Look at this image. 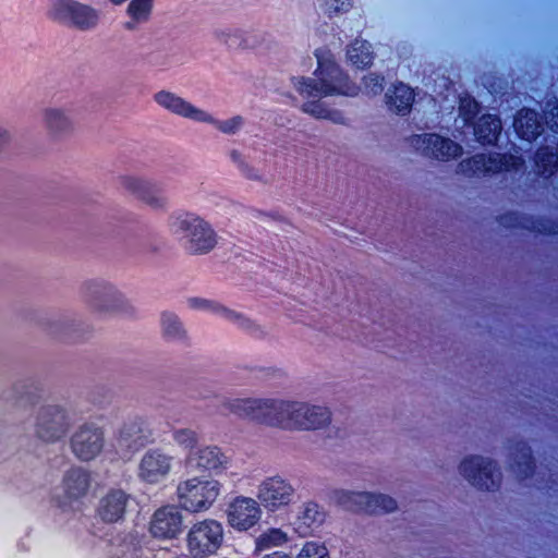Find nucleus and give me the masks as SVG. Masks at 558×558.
<instances>
[{
    "label": "nucleus",
    "instance_id": "nucleus-42",
    "mask_svg": "<svg viewBox=\"0 0 558 558\" xmlns=\"http://www.w3.org/2000/svg\"><path fill=\"white\" fill-rule=\"evenodd\" d=\"M231 161L238 167L241 173L250 180H259L260 175L258 171L248 165L245 157L236 149L230 151Z\"/></svg>",
    "mask_w": 558,
    "mask_h": 558
},
{
    "label": "nucleus",
    "instance_id": "nucleus-49",
    "mask_svg": "<svg viewBox=\"0 0 558 558\" xmlns=\"http://www.w3.org/2000/svg\"><path fill=\"white\" fill-rule=\"evenodd\" d=\"M325 119L326 120H330L332 121L333 123H337V124H344L345 123V118L343 116V113L339 110H332V109H329L326 111V116H325Z\"/></svg>",
    "mask_w": 558,
    "mask_h": 558
},
{
    "label": "nucleus",
    "instance_id": "nucleus-12",
    "mask_svg": "<svg viewBox=\"0 0 558 558\" xmlns=\"http://www.w3.org/2000/svg\"><path fill=\"white\" fill-rule=\"evenodd\" d=\"M459 470L461 475L478 489L494 492L500 486L501 473L492 459L471 456L461 462Z\"/></svg>",
    "mask_w": 558,
    "mask_h": 558
},
{
    "label": "nucleus",
    "instance_id": "nucleus-9",
    "mask_svg": "<svg viewBox=\"0 0 558 558\" xmlns=\"http://www.w3.org/2000/svg\"><path fill=\"white\" fill-rule=\"evenodd\" d=\"M332 500L343 509L353 512L378 514L397 509V501L384 494L337 489L332 493Z\"/></svg>",
    "mask_w": 558,
    "mask_h": 558
},
{
    "label": "nucleus",
    "instance_id": "nucleus-13",
    "mask_svg": "<svg viewBox=\"0 0 558 558\" xmlns=\"http://www.w3.org/2000/svg\"><path fill=\"white\" fill-rule=\"evenodd\" d=\"M105 447V430L94 422L81 424L70 438L72 453L83 462L97 458Z\"/></svg>",
    "mask_w": 558,
    "mask_h": 558
},
{
    "label": "nucleus",
    "instance_id": "nucleus-32",
    "mask_svg": "<svg viewBox=\"0 0 558 558\" xmlns=\"http://www.w3.org/2000/svg\"><path fill=\"white\" fill-rule=\"evenodd\" d=\"M43 328L49 336L62 341L75 340L77 338L75 336V322L65 316L47 318L43 322Z\"/></svg>",
    "mask_w": 558,
    "mask_h": 558
},
{
    "label": "nucleus",
    "instance_id": "nucleus-23",
    "mask_svg": "<svg viewBox=\"0 0 558 558\" xmlns=\"http://www.w3.org/2000/svg\"><path fill=\"white\" fill-rule=\"evenodd\" d=\"M63 500L59 501L61 508H71L72 502L78 501L85 497L90 486V474L81 466H73L64 473L63 480Z\"/></svg>",
    "mask_w": 558,
    "mask_h": 558
},
{
    "label": "nucleus",
    "instance_id": "nucleus-36",
    "mask_svg": "<svg viewBox=\"0 0 558 558\" xmlns=\"http://www.w3.org/2000/svg\"><path fill=\"white\" fill-rule=\"evenodd\" d=\"M160 322L162 335L167 340L184 342L187 339V332L177 314L163 312Z\"/></svg>",
    "mask_w": 558,
    "mask_h": 558
},
{
    "label": "nucleus",
    "instance_id": "nucleus-4",
    "mask_svg": "<svg viewBox=\"0 0 558 558\" xmlns=\"http://www.w3.org/2000/svg\"><path fill=\"white\" fill-rule=\"evenodd\" d=\"M82 302L94 313L118 314L129 310L125 296L105 279L85 280L80 287Z\"/></svg>",
    "mask_w": 558,
    "mask_h": 558
},
{
    "label": "nucleus",
    "instance_id": "nucleus-19",
    "mask_svg": "<svg viewBox=\"0 0 558 558\" xmlns=\"http://www.w3.org/2000/svg\"><path fill=\"white\" fill-rule=\"evenodd\" d=\"M120 185L154 209H165L168 205L161 186L153 181L135 175H123L120 178Z\"/></svg>",
    "mask_w": 558,
    "mask_h": 558
},
{
    "label": "nucleus",
    "instance_id": "nucleus-44",
    "mask_svg": "<svg viewBox=\"0 0 558 558\" xmlns=\"http://www.w3.org/2000/svg\"><path fill=\"white\" fill-rule=\"evenodd\" d=\"M215 37L229 48H236L241 46L242 33L238 29H217Z\"/></svg>",
    "mask_w": 558,
    "mask_h": 558
},
{
    "label": "nucleus",
    "instance_id": "nucleus-6",
    "mask_svg": "<svg viewBox=\"0 0 558 558\" xmlns=\"http://www.w3.org/2000/svg\"><path fill=\"white\" fill-rule=\"evenodd\" d=\"M222 484L214 478L192 477L177 487L180 506L189 512L207 511L221 494Z\"/></svg>",
    "mask_w": 558,
    "mask_h": 558
},
{
    "label": "nucleus",
    "instance_id": "nucleus-20",
    "mask_svg": "<svg viewBox=\"0 0 558 558\" xmlns=\"http://www.w3.org/2000/svg\"><path fill=\"white\" fill-rule=\"evenodd\" d=\"M294 488L280 476L268 477L258 487L257 497L260 504L270 511L287 506L292 500Z\"/></svg>",
    "mask_w": 558,
    "mask_h": 558
},
{
    "label": "nucleus",
    "instance_id": "nucleus-22",
    "mask_svg": "<svg viewBox=\"0 0 558 558\" xmlns=\"http://www.w3.org/2000/svg\"><path fill=\"white\" fill-rule=\"evenodd\" d=\"M497 220L506 229H524L541 234H558V221L547 218H534L515 211H508L500 215Z\"/></svg>",
    "mask_w": 558,
    "mask_h": 558
},
{
    "label": "nucleus",
    "instance_id": "nucleus-27",
    "mask_svg": "<svg viewBox=\"0 0 558 558\" xmlns=\"http://www.w3.org/2000/svg\"><path fill=\"white\" fill-rule=\"evenodd\" d=\"M129 500L130 495L124 490H109L99 501V517L106 522H118L123 518Z\"/></svg>",
    "mask_w": 558,
    "mask_h": 558
},
{
    "label": "nucleus",
    "instance_id": "nucleus-39",
    "mask_svg": "<svg viewBox=\"0 0 558 558\" xmlns=\"http://www.w3.org/2000/svg\"><path fill=\"white\" fill-rule=\"evenodd\" d=\"M141 551L142 547L137 539L128 535L118 543H112L109 553L111 558H140Z\"/></svg>",
    "mask_w": 558,
    "mask_h": 558
},
{
    "label": "nucleus",
    "instance_id": "nucleus-33",
    "mask_svg": "<svg viewBox=\"0 0 558 558\" xmlns=\"http://www.w3.org/2000/svg\"><path fill=\"white\" fill-rule=\"evenodd\" d=\"M535 172L550 178L558 170V147L541 146L534 156Z\"/></svg>",
    "mask_w": 558,
    "mask_h": 558
},
{
    "label": "nucleus",
    "instance_id": "nucleus-45",
    "mask_svg": "<svg viewBox=\"0 0 558 558\" xmlns=\"http://www.w3.org/2000/svg\"><path fill=\"white\" fill-rule=\"evenodd\" d=\"M385 77L376 73H369L363 78L364 92L367 95H379L384 90Z\"/></svg>",
    "mask_w": 558,
    "mask_h": 558
},
{
    "label": "nucleus",
    "instance_id": "nucleus-41",
    "mask_svg": "<svg viewBox=\"0 0 558 558\" xmlns=\"http://www.w3.org/2000/svg\"><path fill=\"white\" fill-rule=\"evenodd\" d=\"M173 441L183 449H189L190 452L197 448L199 435L192 428H174L172 430Z\"/></svg>",
    "mask_w": 558,
    "mask_h": 558
},
{
    "label": "nucleus",
    "instance_id": "nucleus-54",
    "mask_svg": "<svg viewBox=\"0 0 558 558\" xmlns=\"http://www.w3.org/2000/svg\"><path fill=\"white\" fill-rule=\"evenodd\" d=\"M538 488H547V489H551L553 486L551 485H545V486H538Z\"/></svg>",
    "mask_w": 558,
    "mask_h": 558
},
{
    "label": "nucleus",
    "instance_id": "nucleus-48",
    "mask_svg": "<svg viewBox=\"0 0 558 558\" xmlns=\"http://www.w3.org/2000/svg\"><path fill=\"white\" fill-rule=\"evenodd\" d=\"M545 119L548 128L553 132L558 133V100L555 102H547Z\"/></svg>",
    "mask_w": 558,
    "mask_h": 558
},
{
    "label": "nucleus",
    "instance_id": "nucleus-10",
    "mask_svg": "<svg viewBox=\"0 0 558 558\" xmlns=\"http://www.w3.org/2000/svg\"><path fill=\"white\" fill-rule=\"evenodd\" d=\"M331 413L328 408L299 401H286L284 429H318L328 425Z\"/></svg>",
    "mask_w": 558,
    "mask_h": 558
},
{
    "label": "nucleus",
    "instance_id": "nucleus-11",
    "mask_svg": "<svg viewBox=\"0 0 558 558\" xmlns=\"http://www.w3.org/2000/svg\"><path fill=\"white\" fill-rule=\"evenodd\" d=\"M223 542L222 524L213 519L195 523L187 533V549L193 558L214 555Z\"/></svg>",
    "mask_w": 558,
    "mask_h": 558
},
{
    "label": "nucleus",
    "instance_id": "nucleus-52",
    "mask_svg": "<svg viewBox=\"0 0 558 558\" xmlns=\"http://www.w3.org/2000/svg\"><path fill=\"white\" fill-rule=\"evenodd\" d=\"M263 558H291L289 555H286L280 551H274L271 554L265 555Z\"/></svg>",
    "mask_w": 558,
    "mask_h": 558
},
{
    "label": "nucleus",
    "instance_id": "nucleus-53",
    "mask_svg": "<svg viewBox=\"0 0 558 558\" xmlns=\"http://www.w3.org/2000/svg\"><path fill=\"white\" fill-rule=\"evenodd\" d=\"M112 4L114 5H121L122 3H124L126 0H109Z\"/></svg>",
    "mask_w": 558,
    "mask_h": 558
},
{
    "label": "nucleus",
    "instance_id": "nucleus-51",
    "mask_svg": "<svg viewBox=\"0 0 558 558\" xmlns=\"http://www.w3.org/2000/svg\"><path fill=\"white\" fill-rule=\"evenodd\" d=\"M9 140L8 132L0 126V147H2Z\"/></svg>",
    "mask_w": 558,
    "mask_h": 558
},
{
    "label": "nucleus",
    "instance_id": "nucleus-25",
    "mask_svg": "<svg viewBox=\"0 0 558 558\" xmlns=\"http://www.w3.org/2000/svg\"><path fill=\"white\" fill-rule=\"evenodd\" d=\"M43 124L53 138H63L74 130V121L69 110L59 107H47L43 110Z\"/></svg>",
    "mask_w": 558,
    "mask_h": 558
},
{
    "label": "nucleus",
    "instance_id": "nucleus-8",
    "mask_svg": "<svg viewBox=\"0 0 558 558\" xmlns=\"http://www.w3.org/2000/svg\"><path fill=\"white\" fill-rule=\"evenodd\" d=\"M523 166V158L512 154H476L460 161L457 172L468 178H481L500 172L519 171Z\"/></svg>",
    "mask_w": 558,
    "mask_h": 558
},
{
    "label": "nucleus",
    "instance_id": "nucleus-40",
    "mask_svg": "<svg viewBox=\"0 0 558 558\" xmlns=\"http://www.w3.org/2000/svg\"><path fill=\"white\" fill-rule=\"evenodd\" d=\"M287 542V534L280 529H269L256 538V550L263 551Z\"/></svg>",
    "mask_w": 558,
    "mask_h": 558
},
{
    "label": "nucleus",
    "instance_id": "nucleus-1",
    "mask_svg": "<svg viewBox=\"0 0 558 558\" xmlns=\"http://www.w3.org/2000/svg\"><path fill=\"white\" fill-rule=\"evenodd\" d=\"M315 56L318 62L315 71L316 78L299 77L295 80L294 86L302 96L318 98L304 102L302 105L303 112L316 119H325L328 108L320 101V98L332 95L354 97L359 94L360 87L351 82L332 60L322 59L318 52Z\"/></svg>",
    "mask_w": 558,
    "mask_h": 558
},
{
    "label": "nucleus",
    "instance_id": "nucleus-7",
    "mask_svg": "<svg viewBox=\"0 0 558 558\" xmlns=\"http://www.w3.org/2000/svg\"><path fill=\"white\" fill-rule=\"evenodd\" d=\"M73 425L68 409L61 404H45L39 407L34 415V435L46 444L62 440Z\"/></svg>",
    "mask_w": 558,
    "mask_h": 558
},
{
    "label": "nucleus",
    "instance_id": "nucleus-35",
    "mask_svg": "<svg viewBox=\"0 0 558 558\" xmlns=\"http://www.w3.org/2000/svg\"><path fill=\"white\" fill-rule=\"evenodd\" d=\"M348 60L357 69H365L373 63L372 45L362 39H355L347 49Z\"/></svg>",
    "mask_w": 558,
    "mask_h": 558
},
{
    "label": "nucleus",
    "instance_id": "nucleus-28",
    "mask_svg": "<svg viewBox=\"0 0 558 558\" xmlns=\"http://www.w3.org/2000/svg\"><path fill=\"white\" fill-rule=\"evenodd\" d=\"M511 471L519 481H523L533 475L535 463L532 456V449L525 441H517L510 447Z\"/></svg>",
    "mask_w": 558,
    "mask_h": 558
},
{
    "label": "nucleus",
    "instance_id": "nucleus-29",
    "mask_svg": "<svg viewBox=\"0 0 558 558\" xmlns=\"http://www.w3.org/2000/svg\"><path fill=\"white\" fill-rule=\"evenodd\" d=\"M513 128L518 136L527 142L536 140L543 131L538 113L529 108H522L518 111L513 121Z\"/></svg>",
    "mask_w": 558,
    "mask_h": 558
},
{
    "label": "nucleus",
    "instance_id": "nucleus-2",
    "mask_svg": "<svg viewBox=\"0 0 558 558\" xmlns=\"http://www.w3.org/2000/svg\"><path fill=\"white\" fill-rule=\"evenodd\" d=\"M169 230L192 255L207 254L217 244V234L211 226L193 213L172 215L169 218Z\"/></svg>",
    "mask_w": 558,
    "mask_h": 558
},
{
    "label": "nucleus",
    "instance_id": "nucleus-15",
    "mask_svg": "<svg viewBox=\"0 0 558 558\" xmlns=\"http://www.w3.org/2000/svg\"><path fill=\"white\" fill-rule=\"evenodd\" d=\"M189 306L195 310L210 312L225 320L233 324L242 331L248 333L256 339H263L267 332L264 327L244 315L243 313L228 308L225 305L203 298H191L187 300Z\"/></svg>",
    "mask_w": 558,
    "mask_h": 558
},
{
    "label": "nucleus",
    "instance_id": "nucleus-46",
    "mask_svg": "<svg viewBox=\"0 0 558 558\" xmlns=\"http://www.w3.org/2000/svg\"><path fill=\"white\" fill-rule=\"evenodd\" d=\"M324 12L332 17L333 15L348 12L352 8V0H324Z\"/></svg>",
    "mask_w": 558,
    "mask_h": 558
},
{
    "label": "nucleus",
    "instance_id": "nucleus-50",
    "mask_svg": "<svg viewBox=\"0 0 558 558\" xmlns=\"http://www.w3.org/2000/svg\"><path fill=\"white\" fill-rule=\"evenodd\" d=\"M155 558H189V557L182 556V555H174L169 551H160L155 556Z\"/></svg>",
    "mask_w": 558,
    "mask_h": 558
},
{
    "label": "nucleus",
    "instance_id": "nucleus-21",
    "mask_svg": "<svg viewBox=\"0 0 558 558\" xmlns=\"http://www.w3.org/2000/svg\"><path fill=\"white\" fill-rule=\"evenodd\" d=\"M262 510L256 500L236 497L229 506L228 522L238 531H247L260 520Z\"/></svg>",
    "mask_w": 558,
    "mask_h": 558
},
{
    "label": "nucleus",
    "instance_id": "nucleus-31",
    "mask_svg": "<svg viewBox=\"0 0 558 558\" xmlns=\"http://www.w3.org/2000/svg\"><path fill=\"white\" fill-rule=\"evenodd\" d=\"M414 101V93L408 85L399 83L386 93V104L390 111L400 116L410 112Z\"/></svg>",
    "mask_w": 558,
    "mask_h": 558
},
{
    "label": "nucleus",
    "instance_id": "nucleus-14",
    "mask_svg": "<svg viewBox=\"0 0 558 558\" xmlns=\"http://www.w3.org/2000/svg\"><path fill=\"white\" fill-rule=\"evenodd\" d=\"M155 442V434L146 416L136 415L123 423L117 437V447L126 453H134Z\"/></svg>",
    "mask_w": 558,
    "mask_h": 558
},
{
    "label": "nucleus",
    "instance_id": "nucleus-17",
    "mask_svg": "<svg viewBox=\"0 0 558 558\" xmlns=\"http://www.w3.org/2000/svg\"><path fill=\"white\" fill-rule=\"evenodd\" d=\"M409 142L423 156L437 160L454 159L462 154L461 145L437 134L423 133L412 135Z\"/></svg>",
    "mask_w": 558,
    "mask_h": 558
},
{
    "label": "nucleus",
    "instance_id": "nucleus-43",
    "mask_svg": "<svg viewBox=\"0 0 558 558\" xmlns=\"http://www.w3.org/2000/svg\"><path fill=\"white\" fill-rule=\"evenodd\" d=\"M295 558H329L327 547L319 542H306Z\"/></svg>",
    "mask_w": 558,
    "mask_h": 558
},
{
    "label": "nucleus",
    "instance_id": "nucleus-26",
    "mask_svg": "<svg viewBox=\"0 0 558 558\" xmlns=\"http://www.w3.org/2000/svg\"><path fill=\"white\" fill-rule=\"evenodd\" d=\"M154 100L166 110L196 122L199 121L203 112V109L195 107L182 97L168 90H160L156 93L154 95Z\"/></svg>",
    "mask_w": 558,
    "mask_h": 558
},
{
    "label": "nucleus",
    "instance_id": "nucleus-18",
    "mask_svg": "<svg viewBox=\"0 0 558 558\" xmlns=\"http://www.w3.org/2000/svg\"><path fill=\"white\" fill-rule=\"evenodd\" d=\"M186 466L194 472L221 474L229 466V457L216 445L201 446L186 457Z\"/></svg>",
    "mask_w": 558,
    "mask_h": 558
},
{
    "label": "nucleus",
    "instance_id": "nucleus-30",
    "mask_svg": "<svg viewBox=\"0 0 558 558\" xmlns=\"http://www.w3.org/2000/svg\"><path fill=\"white\" fill-rule=\"evenodd\" d=\"M501 130V120L496 114H483L474 124L475 138L482 145H496Z\"/></svg>",
    "mask_w": 558,
    "mask_h": 558
},
{
    "label": "nucleus",
    "instance_id": "nucleus-37",
    "mask_svg": "<svg viewBox=\"0 0 558 558\" xmlns=\"http://www.w3.org/2000/svg\"><path fill=\"white\" fill-rule=\"evenodd\" d=\"M325 518L326 514L318 504L314 501L305 502L298 515L299 529H317L325 521Z\"/></svg>",
    "mask_w": 558,
    "mask_h": 558
},
{
    "label": "nucleus",
    "instance_id": "nucleus-34",
    "mask_svg": "<svg viewBox=\"0 0 558 558\" xmlns=\"http://www.w3.org/2000/svg\"><path fill=\"white\" fill-rule=\"evenodd\" d=\"M155 1L156 0H131L126 8V14L131 21L124 24V28L133 31L138 24L147 23L150 20Z\"/></svg>",
    "mask_w": 558,
    "mask_h": 558
},
{
    "label": "nucleus",
    "instance_id": "nucleus-5",
    "mask_svg": "<svg viewBox=\"0 0 558 558\" xmlns=\"http://www.w3.org/2000/svg\"><path fill=\"white\" fill-rule=\"evenodd\" d=\"M100 11L77 0H51L47 16L54 23L80 32H90L100 23Z\"/></svg>",
    "mask_w": 558,
    "mask_h": 558
},
{
    "label": "nucleus",
    "instance_id": "nucleus-16",
    "mask_svg": "<svg viewBox=\"0 0 558 558\" xmlns=\"http://www.w3.org/2000/svg\"><path fill=\"white\" fill-rule=\"evenodd\" d=\"M174 457L162 448H149L142 456L137 466V477L147 484H158L171 473Z\"/></svg>",
    "mask_w": 558,
    "mask_h": 558
},
{
    "label": "nucleus",
    "instance_id": "nucleus-3",
    "mask_svg": "<svg viewBox=\"0 0 558 558\" xmlns=\"http://www.w3.org/2000/svg\"><path fill=\"white\" fill-rule=\"evenodd\" d=\"M286 401L275 398H225L221 408L239 418L283 428Z\"/></svg>",
    "mask_w": 558,
    "mask_h": 558
},
{
    "label": "nucleus",
    "instance_id": "nucleus-38",
    "mask_svg": "<svg viewBox=\"0 0 558 558\" xmlns=\"http://www.w3.org/2000/svg\"><path fill=\"white\" fill-rule=\"evenodd\" d=\"M198 122L211 124L223 134L234 135L243 128L244 118L242 116H234L228 120H218L203 110Z\"/></svg>",
    "mask_w": 558,
    "mask_h": 558
},
{
    "label": "nucleus",
    "instance_id": "nucleus-47",
    "mask_svg": "<svg viewBox=\"0 0 558 558\" xmlns=\"http://www.w3.org/2000/svg\"><path fill=\"white\" fill-rule=\"evenodd\" d=\"M459 111L464 121L469 122L477 116L480 111V105L473 98H464L460 101Z\"/></svg>",
    "mask_w": 558,
    "mask_h": 558
},
{
    "label": "nucleus",
    "instance_id": "nucleus-24",
    "mask_svg": "<svg viewBox=\"0 0 558 558\" xmlns=\"http://www.w3.org/2000/svg\"><path fill=\"white\" fill-rule=\"evenodd\" d=\"M182 526V515L174 506H167L158 509L150 521V533L159 538L175 537Z\"/></svg>",
    "mask_w": 558,
    "mask_h": 558
}]
</instances>
